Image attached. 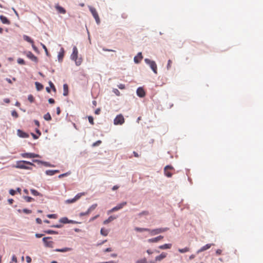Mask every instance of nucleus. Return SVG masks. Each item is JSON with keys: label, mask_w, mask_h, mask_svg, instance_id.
I'll use <instances>...</instances> for the list:
<instances>
[{"label": "nucleus", "mask_w": 263, "mask_h": 263, "mask_svg": "<svg viewBox=\"0 0 263 263\" xmlns=\"http://www.w3.org/2000/svg\"><path fill=\"white\" fill-rule=\"evenodd\" d=\"M26 164L30 165L31 166H35L34 164L32 163L27 161H24V160H21V161H17L16 162V164L15 165H13V167L17 168H20V169H25V170H31L32 168L31 167L28 166L26 165Z\"/></svg>", "instance_id": "nucleus-1"}, {"label": "nucleus", "mask_w": 263, "mask_h": 263, "mask_svg": "<svg viewBox=\"0 0 263 263\" xmlns=\"http://www.w3.org/2000/svg\"><path fill=\"white\" fill-rule=\"evenodd\" d=\"M78 50L77 48L74 46L73 48L72 53L71 55V58L72 60H74L77 65H80L82 63L81 59H78Z\"/></svg>", "instance_id": "nucleus-2"}, {"label": "nucleus", "mask_w": 263, "mask_h": 263, "mask_svg": "<svg viewBox=\"0 0 263 263\" xmlns=\"http://www.w3.org/2000/svg\"><path fill=\"white\" fill-rule=\"evenodd\" d=\"M145 62L148 64L152 70L155 74H157V66L156 62L154 61H152L148 59H145L144 60Z\"/></svg>", "instance_id": "nucleus-3"}, {"label": "nucleus", "mask_w": 263, "mask_h": 263, "mask_svg": "<svg viewBox=\"0 0 263 263\" xmlns=\"http://www.w3.org/2000/svg\"><path fill=\"white\" fill-rule=\"evenodd\" d=\"M168 230V228H159V229H156L154 230H150L149 231V233L151 234V235H157L158 234L164 232Z\"/></svg>", "instance_id": "nucleus-4"}, {"label": "nucleus", "mask_w": 263, "mask_h": 263, "mask_svg": "<svg viewBox=\"0 0 263 263\" xmlns=\"http://www.w3.org/2000/svg\"><path fill=\"white\" fill-rule=\"evenodd\" d=\"M125 120L122 115L120 114L117 116L114 119V124L115 125H122L124 123Z\"/></svg>", "instance_id": "nucleus-5"}, {"label": "nucleus", "mask_w": 263, "mask_h": 263, "mask_svg": "<svg viewBox=\"0 0 263 263\" xmlns=\"http://www.w3.org/2000/svg\"><path fill=\"white\" fill-rule=\"evenodd\" d=\"M51 238V237H44L43 238V241L44 242L45 246L46 247L51 248H52L53 247L54 242L51 240H48V239H50Z\"/></svg>", "instance_id": "nucleus-6"}, {"label": "nucleus", "mask_w": 263, "mask_h": 263, "mask_svg": "<svg viewBox=\"0 0 263 263\" xmlns=\"http://www.w3.org/2000/svg\"><path fill=\"white\" fill-rule=\"evenodd\" d=\"M127 204V202L126 201L123 202L122 203H120L118 204L117 206H115L109 211H108V213H111L114 212L118 211L121 209H122L124 206H125Z\"/></svg>", "instance_id": "nucleus-7"}, {"label": "nucleus", "mask_w": 263, "mask_h": 263, "mask_svg": "<svg viewBox=\"0 0 263 263\" xmlns=\"http://www.w3.org/2000/svg\"><path fill=\"white\" fill-rule=\"evenodd\" d=\"M174 170V168L171 165H166L164 168V174L167 177H171L172 176V173L171 171Z\"/></svg>", "instance_id": "nucleus-8"}, {"label": "nucleus", "mask_w": 263, "mask_h": 263, "mask_svg": "<svg viewBox=\"0 0 263 263\" xmlns=\"http://www.w3.org/2000/svg\"><path fill=\"white\" fill-rule=\"evenodd\" d=\"M91 14H92L93 17L95 18L97 23L98 24L100 22V18L99 15L97 12V10L95 8L90 7L89 9Z\"/></svg>", "instance_id": "nucleus-9"}, {"label": "nucleus", "mask_w": 263, "mask_h": 263, "mask_svg": "<svg viewBox=\"0 0 263 263\" xmlns=\"http://www.w3.org/2000/svg\"><path fill=\"white\" fill-rule=\"evenodd\" d=\"M21 156L23 158H39L40 156L38 154H36L34 153H22L21 154Z\"/></svg>", "instance_id": "nucleus-10"}, {"label": "nucleus", "mask_w": 263, "mask_h": 263, "mask_svg": "<svg viewBox=\"0 0 263 263\" xmlns=\"http://www.w3.org/2000/svg\"><path fill=\"white\" fill-rule=\"evenodd\" d=\"M163 238V236L160 235L155 238L149 239H148L147 241L149 243H154V242H157L159 241V240L162 239Z\"/></svg>", "instance_id": "nucleus-11"}, {"label": "nucleus", "mask_w": 263, "mask_h": 263, "mask_svg": "<svg viewBox=\"0 0 263 263\" xmlns=\"http://www.w3.org/2000/svg\"><path fill=\"white\" fill-rule=\"evenodd\" d=\"M17 135L21 138H28L29 135L21 129L17 130Z\"/></svg>", "instance_id": "nucleus-12"}, {"label": "nucleus", "mask_w": 263, "mask_h": 263, "mask_svg": "<svg viewBox=\"0 0 263 263\" xmlns=\"http://www.w3.org/2000/svg\"><path fill=\"white\" fill-rule=\"evenodd\" d=\"M26 55L28 58L31 59L32 61L35 62H37V58L31 52H28Z\"/></svg>", "instance_id": "nucleus-13"}, {"label": "nucleus", "mask_w": 263, "mask_h": 263, "mask_svg": "<svg viewBox=\"0 0 263 263\" xmlns=\"http://www.w3.org/2000/svg\"><path fill=\"white\" fill-rule=\"evenodd\" d=\"M137 94L140 97H143L145 95V92L142 88L139 87L137 89Z\"/></svg>", "instance_id": "nucleus-14"}, {"label": "nucleus", "mask_w": 263, "mask_h": 263, "mask_svg": "<svg viewBox=\"0 0 263 263\" xmlns=\"http://www.w3.org/2000/svg\"><path fill=\"white\" fill-rule=\"evenodd\" d=\"M143 58L142 53L139 52L136 56L134 57V62L136 63H139L142 60Z\"/></svg>", "instance_id": "nucleus-15"}, {"label": "nucleus", "mask_w": 263, "mask_h": 263, "mask_svg": "<svg viewBox=\"0 0 263 263\" xmlns=\"http://www.w3.org/2000/svg\"><path fill=\"white\" fill-rule=\"evenodd\" d=\"M55 8L57 9V10L58 11V12L60 13L65 14L66 12V10L64 8H63L61 6H60V5H59L58 4H57L55 6Z\"/></svg>", "instance_id": "nucleus-16"}, {"label": "nucleus", "mask_w": 263, "mask_h": 263, "mask_svg": "<svg viewBox=\"0 0 263 263\" xmlns=\"http://www.w3.org/2000/svg\"><path fill=\"white\" fill-rule=\"evenodd\" d=\"M60 221L63 223H77L75 221H73L72 220H69L68 219L67 217H63L60 219Z\"/></svg>", "instance_id": "nucleus-17"}, {"label": "nucleus", "mask_w": 263, "mask_h": 263, "mask_svg": "<svg viewBox=\"0 0 263 263\" xmlns=\"http://www.w3.org/2000/svg\"><path fill=\"white\" fill-rule=\"evenodd\" d=\"M167 254L162 252L160 255L157 256L155 258L156 261H161L166 257Z\"/></svg>", "instance_id": "nucleus-18"}, {"label": "nucleus", "mask_w": 263, "mask_h": 263, "mask_svg": "<svg viewBox=\"0 0 263 263\" xmlns=\"http://www.w3.org/2000/svg\"><path fill=\"white\" fill-rule=\"evenodd\" d=\"M64 49L63 48H62L60 50V51L58 53V60L60 62L62 61L63 57L64 56Z\"/></svg>", "instance_id": "nucleus-19"}, {"label": "nucleus", "mask_w": 263, "mask_h": 263, "mask_svg": "<svg viewBox=\"0 0 263 263\" xmlns=\"http://www.w3.org/2000/svg\"><path fill=\"white\" fill-rule=\"evenodd\" d=\"M0 20L3 24L8 25H9L10 24V21L5 16L1 15Z\"/></svg>", "instance_id": "nucleus-20"}, {"label": "nucleus", "mask_w": 263, "mask_h": 263, "mask_svg": "<svg viewBox=\"0 0 263 263\" xmlns=\"http://www.w3.org/2000/svg\"><path fill=\"white\" fill-rule=\"evenodd\" d=\"M71 250V248L66 247L63 249H56L55 250H54V251L58 252H66L68 251H70Z\"/></svg>", "instance_id": "nucleus-21"}, {"label": "nucleus", "mask_w": 263, "mask_h": 263, "mask_svg": "<svg viewBox=\"0 0 263 263\" xmlns=\"http://www.w3.org/2000/svg\"><path fill=\"white\" fill-rule=\"evenodd\" d=\"M212 245H213V244L211 243L205 245V246L201 248V249L198 251V252H202L210 249Z\"/></svg>", "instance_id": "nucleus-22"}, {"label": "nucleus", "mask_w": 263, "mask_h": 263, "mask_svg": "<svg viewBox=\"0 0 263 263\" xmlns=\"http://www.w3.org/2000/svg\"><path fill=\"white\" fill-rule=\"evenodd\" d=\"M59 172V170H47L46 171V174L49 176H52Z\"/></svg>", "instance_id": "nucleus-23"}, {"label": "nucleus", "mask_w": 263, "mask_h": 263, "mask_svg": "<svg viewBox=\"0 0 263 263\" xmlns=\"http://www.w3.org/2000/svg\"><path fill=\"white\" fill-rule=\"evenodd\" d=\"M116 218V217L113 216H110L108 219H106L103 221L104 224H107L109 223V222H111L114 220H115Z\"/></svg>", "instance_id": "nucleus-24"}, {"label": "nucleus", "mask_w": 263, "mask_h": 263, "mask_svg": "<svg viewBox=\"0 0 263 263\" xmlns=\"http://www.w3.org/2000/svg\"><path fill=\"white\" fill-rule=\"evenodd\" d=\"M172 247V244L166 243L159 247V248L162 250L170 249Z\"/></svg>", "instance_id": "nucleus-25"}, {"label": "nucleus", "mask_w": 263, "mask_h": 263, "mask_svg": "<svg viewBox=\"0 0 263 263\" xmlns=\"http://www.w3.org/2000/svg\"><path fill=\"white\" fill-rule=\"evenodd\" d=\"M135 231H136L137 232H144V231H147L149 232V229H147V228H139V227H136L135 228Z\"/></svg>", "instance_id": "nucleus-26"}, {"label": "nucleus", "mask_w": 263, "mask_h": 263, "mask_svg": "<svg viewBox=\"0 0 263 263\" xmlns=\"http://www.w3.org/2000/svg\"><path fill=\"white\" fill-rule=\"evenodd\" d=\"M63 89H64V92L63 95L64 96H66L68 95V87L67 84H64L63 85Z\"/></svg>", "instance_id": "nucleus-27"}, {"label": "nucleus", "mask_w": 263, "mask_h": 263, "mask_svg": "<svg viewBox=\"0 0 263 263\" xmlns=\"http://www.w3.org/2000/svg\"><path fill=\"white\" fill-rule=\"evenodd\" d=\"M23 39L27 42L30 43L31 44H33V41L28 36L24 35L23 36Z\"/></svg>", "instance_id": "nucleus-28"}, {"label": "nucleus", "mask_w": 263, "mask_h": 263, "mask_svg": "<svg viewBox=\"0 0 263 263\" xmlns=\"http://www.w3.org/2000/svg\"><path fill=\"white\" fill-rule=\"evenodd\" d=\"M108 232H109V231L107 229H105L104 228H102L101 229L100 233H101V235H102L104 236H106L108 235Z\"/></svg>", "instance_id": "nucleus-29"}, {"label": "nucleus", "mask_w": 263, "mask_h": 263, "mask_svg": "<svg viewBox=\"0 0 263 263\" xmlns=\"http://www.w3.org/2000/svg\"><path fill=\"white\" fill-rule=\"evenodd\" d=\"M36 88L37 90H41L43 88V86L42 84L40 83L39 82H36L35 83Z\"/></svg>", "instance_id": "nucleus-30"}, {"label": "nucleus", "mask_w": 263, "mask_h": 263, "mask_svg": "<svg viewBox=\"0 0 263 263\" xmlns=\"http://www.w3.org/2000/svg\"><path fill=\"white\" fill-rule=\"evenodd\" d=\"M97 206V204L95 203L92 204L91 206L89 207V208L87 210V213H90L91 211L94 210Z\"/></svg>", "instance_id": "nucleus-31"}, {"label": "nucleus", "mask_w": 263, "mask_h": 263, "mask_svg": "<svg viewBox=\"0 0 263 263\" xmlns=\"http://www.w3.org/2000/svg\"><path fill=\"white\" fill-rule=\"evenodd\" d=\"M189 251H190V248L188 247H185L183 249H178V251L181 253H185V252H189Z\"/></svg>", "instance_id": "nucleus-32"}, {"label": "nucleus", "mask_w": 263, "mask_h": 263, "mask_svg": "<svg viewBox=\"0 0 263 263\" xmlns=\"http://www.w3.org/2000/svg\"><path fill=\"white\" fill-rule=\"evenodd\" d=\"M44 118L45 120H47V121H50L51 120V116L49 112L46 114L44 116Z\"/></svg>", "instance_id": "nucleus-33"}, {"label": "nucleus", "mask_w": 263, "mask_h": 263, "mask_svg": "<svg viewBox=\"0 0 263 263\" xmlns=\"http://www.w3.org/2000/svg\"><path fill=\"white\" fill-rule=\"evenodd\" d=\"M30 191L32 194L34 196H41V194L34 189H31Z\"/></svg>", "instance_id": "nucleus-34"}, {"label": "nucleus", "mask_w": 263, "mask_h": 263, "mask_svg": "<svg viewBox=\"0 0 263 263\" xmlns=\"http://www.w3.org/2000/svg\"><path fill=\"white\" fill-rule=\"evenodd\" d=\"M33 162H37V163H43V164H44L45 166H50V165H49V164H48V163H47V162H42V161H40V160H33Z\"/></svg>", "instance_id": "nucleus-35"}, {"label": "nucleus", "mask_w": 263, "mask_h": 263, "mask_svg": "<svg viewBox=\"0 0 263 263\" xmlns=\"http://www.w3.org/2000/svg\"><path fill=\"white\" fill-rule=\"evenodd\" d=\"M28 100L30 102L32 103L34 101V98L32 95H29L28 97Z\"/></svg>", "instance_id": "nucleus-36"}, {"label": "nucleus", "mask_w": 263, "mask_h": 263, "mask_svg": "<svg viewBox=\"0 0 263 263\" xmlns=\"http://www.w3.org/2000/svg\"><path fill=\"white\" fill-rule=\"evenodd\" d=\"M172 63H173V62H172V60H169L168 61L167 64V66H166V68H167V70H169L171 68Z\"/></svg>", "instance_id": "nucleus-37"}, {"label": "nucleus", "mask_w": 263, "mask_h": 263, "mask_svg": "<svg viewBox=\"0 0 263 263\" xmlns=\"http://www.w3.org/2000/svg\"><path fill=\"white\" fill-rule=\"evenodd\" d=\"M149 214V213L148 211H143L141 213H140L139 214H138V216L139 217H141L143 215H148Z\"/></svg>", "instance_id": "nucleus-38"}, {"label": "nucleus", "mask_w": 263, "mask_h": 263, "mask_svg": "<svg viewBox=\"0 0 263 263\" xmlns=\"http://www.w3.org/2000/svg\"><path fill=\"white\" fill-rule=\"evenodd\" d=\"M24 198L26 200V201L28 202H30L34 200V199L32 197L29 196H25Z\"/></svg>", "instance_id": "nucleus-39"}, {"label": "nucleus", "mask_w": 263, "mask_h": 263, "mask_svg": "<svg viewBox=\"0 0 263 263\" xmlns=\"http://www.w3.org/2000/svg\"><path fill=\"white\" fill-rule=\"evenodd\" d=\"M84 193H79L74 198L76 199V200L77 201L78 199H79L80 198V197L83 196V195H84Z\"/></svg>", "instance_id": "nucleus-40"}, {"label": "nucleus", "mask_w": 263, "mask_h": 263, "mask_svg": "<svg viewBox=\"0 0 263 263\" xmlns=\"http://www.w3.org/2000/svg\"><path fill=\"white\" fill-rule=\"evenodd\" d=\"M11 115L15 118H18V115L17 114V112L15 111V110H13L12 112H11Z\"/></svg>", "instance_id": "nucleus-41"}, {"label": "nucleus", "mask_w": 263, "mask_h": 263, "mask_svg": "<svg viewBox=\"0 0 263 263\" xmlns=\"http://www.w3.org/2000/svg\"><path fill=\"white\" fill-rule=\"evenodd\" d=\"M136 263H147V260L146 258H143L137 260Z\"/></svg>", "instance_id": "nucleus-42"}, {"label": "nucleus", "mask_w": 263, "mask_h": 263, "mask_svg": "<svg viewBox=\"0 0 263 263\" xmlns=\"http://www.w3.org/2000/svg\"><path fill=\"white\" fill-rule=\"evenodd\" d=\"M77 200H76V199L74 198L71 199H68L66 201V203H73L74 202H76Z\"/></svg>", "instance_id": "nucleus-43"}, {"label": "nucleus", "mask_w": 263, "mask_h": 263, "mask_svg": "<svg viewBox=\"0 0 263 263\" xmlns=\"http://www.w3.org/2000/svg\"><path fill=\"white\" fill-rule=\"evenodd\" d=\"M88 121H89V122L91 124V125H93L94 124V122H93V118L92 116H89L88 117Z\"/></svg>", "instance_id": "nucleus-44"}, {"label": "nucleus", "mask_w": 263, "mask_h": 263, "mask_svg": "<svg viewBox=\"0 0 263 263\" xmlns=\"http://www.w3.org/2000/svg\"><path fill=\"white\" fill-rule=\"evenodd\" d=\"M17 63L21 65H24L25 64L24 60L21 58L17 59Z\"/></svg>", "instance_id": "nucleus-45"}, {"label": "nucleus", "mask_w": 263, "mask_h": 263, "mask_svg": "<svg viewBox=\"0 0 263 263\" xmlns=\"http://www.w3.org/2000/svg\"><path fill=\"white\" fill-rule=\"evenodd\" d=\"M101 142H102V141L101 140H98L92 144V146L95 147V146H98L99 145H100L101 143Z\"/></svg>", "instance_id": "nucleus-46"}, {"label": "nucleus", "mask_w": 263, "mask_h": 263, "mask_svg": "<svg viewBox=\"0 0 263 263\" xmlns=\"http://www.w3.org/2000/svg\"><path fill=\"white\" fill-rule=\"evenodd\" d=\"M49 85H50V87L53 89V91H55L56 89H55V87H54V84L52 83V82H51V81H50V82H49Z\"/></svg>", "instance_id": "nucleus-47"}, {"label": "nucleus", "mask_w": 263, "mask_h": 263, "mask_svg": "<svg viewBox=\"0 0 263 263\" xmlns=\"http://www.w3.org/2000/svg\"><path fill=\"white\" fill-rule=\"evenodd\" d=\"M46 233L48 234H57V232L52 230H47L45 232Z\"/></svg>", "instance_id": "nucleus-48"}, {"label": "nucleus", "mask_w": 263, "mask_h": 263, "mask_svg": "<svg viewBox=\"0 0 263 263\" xmlns=\"http://www.w3.org/2000/svg\"><path fill=\"white\" fill-rule=\"evenodd\" d=\"M23 212L26 214H31L32 213L31 210L27 209H24Z\"/></svg>", "instance_id": "nucleus-49"}, {"label": "nucleus", "mask_w": 263, "mask_h": 263, "mask_svg": "<svg viewBox=\"0 0 263 263\" xmlns=\"http://www.w3.org/2000/svg\"><path fill=\"white\" fill-rule=\"evenodd\" d=\"M113 92L117 96H119L120 95V92L117 89H114Z\"/></svg>", "instance_id": "nucleus-50"}, {"label": "nucleus", "mask_w": 263, "mask_h": 263, "mask_svg": "<svg viewBox=\"0 0 263 263\" xmlns=\"http://www.w3.org/2000/svg\"><path fill=\"white\" fill-rule=\"evenodd\" d=\"M41 45H42L43 49H44L45 51L46 52V54L48 55V50H47V48H46V46L42 43H41Z\"/></svg>", "instance_id": "nucleus-51"}, {"label": "nucleus", "mask_w": 263, "mask_h": 263, "mask_svg": "<svg viewBox=\"0 0 263 263\" xmlns=\"http://www.w3.org/2000/svg\"><path fill=\"white\" fill-rule=\"evenodd\" d=\"M118 87L120 89H125V85L123 84H120L119 85H118Z\"/></svg>", "instance_id": "nucleus-52"}, {"label": "nucleus", "mask_w": 263, "mask_h": 263, "mask_svg": "<svg viewBox=\"0 0 263 263\" xmlns=\"http://www.w3.org/2000/svg\"><path fill=\"white\" fill-rule=\"evenodd\" d=\"M26 261L28 262V263H30L31 262V258L29 256H27L26 257Z\"/></svg>", "instance_id": "nucleus-53"}, {"label": "nucleus", "mask_w": 263, "mask_h": 263, "mask_svg": "<svg viewBox=\"0 0 263 263\" xmlns=\"http://www.w3.org/2000/svg\"><path fill=\"white\" fill-rule=\"evenodd\" d=\"M16 191L13 189H11L9 191V193L10 195L13 196L15 194Z\"/></svg>", "instance_id": "nucleus-54"}, {"label": "nucleus", "mask_w": 263, "mask_h": 263, "mask_svg": "<svg viewBox=\"0 0 263 263\" xmlns=\"http://www.w3.org/2000/svg\"><path fill=\"white\" fill-rule=\"evenodd\" d=\"M12 261H14L15 262H17V257H16L15 255H13L12 257Z\"/></svg>", "instance_id": "nucleus-55"}, {"label": "nucleus", "mask_w": 263, "mask_h": 263, "mask_svg": "<svg viewBox=\"0 0 263 263\" xmlns=\"http://www.w3.org/2000/svg\"><path fill=\"white\" fill-rule=\"evenodd\" d=\"M47 217L49 218H55L56 215L55 214H49L47 215Z\"/></svg>", "instance_id": "nucleus-56"}, {"label": "nucleus", "mask_w": 263, "mask_h": 263, "mask_svg": "<svg viewBox=\"0 0 263 263\" xmlns=\"http://www.w3.org/2000/svg\"><path fill=\"white\" fill-rule=\"evenodd\" d=\"M89 214V213H87V211L86 212H82V213H80V216L82 217V216H83L85 215H87Z\"/></svg>", "instance_id": "nucleus-57"}, {"label": "nucleus", "mask_w": 263, "mask_h": 263, "mask_svg": "<svg viewBox=\"0 0 263 263\" xmlns=\"http://www.w3.org/2000/svg\"><path fill=\"white\" fill-rule=\"evenodd\" d=\"M99 216V215H97L92 218H91L89 220V221H93L94 220H95L96 218H97Z\"/></svg>", "instance_id": "nucleus-58"}, {"label": "nucleus", "mask_w": 263, "mask_h": 263, "mask_svg": "<svg viewBox=\"0 0 263 263\" xmlns=\"http://www.w3.org/2000/svg\"><path fill=\"white\" fill-rule=\"evenodd\" d=\"M48 102L50 104H53L55 102L54 100L53 99H52V98L49 99Z\"/></svg>", "instance_id": "nucleus-59"}, {"label": "nucleus", "mask_w": 263, "mask_h": 263, "mask_svg": "<svg viewBox=\"0 0 263 263\" xmlns=\"http://www.w3.org/2000/svg\"><path fill=\"white\" fill-rule=\"evenodd\" d=\"M43 235H44V234H38V233H36V234H35V237H36V238H41V237H42Z\"/></svg>", "instance_id": "nucleus-60"}, {"label": "nucleus", "mask_w": 263, "mask_h": 263, "mask_svg": "<svg viewBox=\"0 0 263 263\" xmlns=\"http://www.w3.org/2000/svg\"><path fill=\"white\" fill-rule=\"evenodd\" d=\"M36 222H37V223H39V224H41V223H42V220H41L40 218H37L36 219Z\"/></svg>", "instance_id": "nucleus-61"}, {"label": "nucleus", "mask_w": 263, "mask_h": 263, "mask_svg": "<svg viewBox=\"0 0 263 263\" xmlns=\"http://www.w3.org/2000/svg\"><path fill=\"white\" fill-rule=\"evenodd\" d=\"M61 113V109H60V107H57V115H60Z\"/></svg>", "instance_id": "nucleus-62"}, {"label": "nucleus", "mask_w": 263, "mask_h": 263, "mask_svg": "<svg viewBox=\"0 0 263 263\" xmlns=\"http://www.w3.org/2000/svg\"><path fill=\"white\" fill-rule=\"evenodd\" d=\"M216 254H218V255H220V254H221V253H222V250H220V249H217V250H216Z\"/></svg>", "instance_id": "nucleus-63"}, {"label": "nucleus", "mask_w": 263, "mask_h": 263, "mask_svg": "<svg viewBox=\"0 0 263 263\" xmlns=\"http://www.w3.org/2000/svg\"><path fill=\"white\" fill-rule=\"evenodd\" d=\"M100 108H97L96 110H95V114L96 115H99L100 112Z\"/></svg>", "instance_id": "nucleus-64"}]
</instances>
